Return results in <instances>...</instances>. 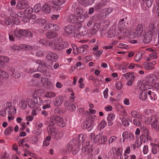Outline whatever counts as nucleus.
Wrapping results in <instances>:
<instances>
[{
  "label": "nucleus",
  "instance_id": "f257e3e1",
  "mask_svg": "<svg viewBox=\"0 0 159 159\" xmlns=\"http://www.w3.org/2000/svg\"><path fill=\"white\" fill-rule=\"evenodd\" d=\"M36 63L39 64L38 66V70L41 72L45 76H47L49 74L50 70L52 69V65L45 64L40 60H37Z\"/></svg>",
  "mask_w": 159,
  "mask_h": 159
},
{
  "label": "nucleus",
  "instance_id": "f03ea898",
  "mask_svg": "<svg viewBox=\"0 0 159 159\" xmlns=\"http://www.w3.org/2000/svg\"><path fill=\"white\" fill-rule=\"evenodd\" d=\"M124 21L125 19L124 18L122 19L118 25V29L119 31L118 38L119 39H121L125 38L127 34L128 33V31L126 29L121 26Z\"/></svg>",
  "mask_w": 159,
  "mask_h": 159
},
{
  "label": "nucleus",
  "instance_id": "7ed1b4c3",
  "mask_svg": "<svg viewBox=\"0 0 159 159\" xmlns=\"http://www.w3.org/2000/svg\"><path fill=\"white\" fill-rule=\"evenodd\" d=\"M30 99L27 98L26 101L28 103V105L31 108H34L36 107V105H41L43 103V100L40 98H34Z\"/></svg>",
  "mask_w": 159,
  "mask_h": 159
},
{
  "label": "nucleus",
  "instance_id": "20e7f679",
  "mask_svg": "<svg viewBox=\"0 0 159 159\" xmlns=\"http://www.w3.org/2000/svg\"><path fill=\"white\" fill-rule=\"evenodd\" d=\"M51 122L56 123L57 125L62 127H64L66 126V124L63 121L62 118L59 116H53L51 117Z\"/></svg>",
  "mask_w": 159,
  "mask_h": 159
},
{
  "label": "nucleus",
  "instance_id": "39448f33",
  "mask_svg": "<svg viewBox=\"0 0 159 159\" xmlns=\"http://www.w3.org/2000/svg\"><path fill=\"white\" fill-rule=\"evenodd\" d=\"M143 26L141 24L138 25L136 28L135 31L134 33L133 34H131L130 37L131 38H136L140 36L143 32Z\"/></svg>",
  "mask_w": 159,
  "mask_h": 159
},
{
  "label": "nucleus",
  "instance_id": "423d86ee",
  "mask_svg": "<svg viewBox=\"0 0 159 159\" xmlns=\"http://www.w3.org/2000/svg\"><path fill=\"white\" fill-rule=\"evenodd\" d=\"M6 109L8 115H15L16 112V108L12 105L10 102H7L6 104Z\"/></svg>",
  "mask_w": 159,
  "mask_h": 159
},
{
  "label": "nucleus",
  "instance_id": "0eeeda50",
  "mask_svg": "<svg viewBox=\"0 0 159 159\" xmlns=\"http://www.w3.org/2000/svg\"><path fill=\"white\" fill-rule=\"evenodd\" d=\"M57 130V129L54 126V123L52 122H50L47 129L48 133L52 136H54L56 134Z\"/></svg>",
  "mask_w": 159,
  "mask_h": 159
},
{
  "label": "nucleus",
  "instance_id": "6e6552de",
  "mask_svg": "<svg viewBox=\"0 0 159 159\" xmlns=\"http://www.w3.org/2000/svg\"><path fill=\"white\" fill-rule=\"evenodd\" d=\"M93 121L91 119H87L84 123V128L88 129V131H90L93 127Z\"/></svg>",
  "mask_w": 159,
  "mask_h": 159
},
{
  "label": "nucleus",
  "instance_id": "1a4fd4ad",
  "mask_svg": "<svg viewBox=\"0 0 159 159\" xmlns=\"http://www.w3.org/2000/svg\"><path fill=\"white\" fill-rule=\"evenodd\" d=\"M41 83L42 84H40L39 86L43 85L45 87L48 88L52 86V84L49 81V79L45 77H42L41 79Z\"/></svg>",
  "mask_w": 159,
  "mask_h": 159
},
{
  "label": "nucleus",
  "instance_id": "9d476101",
  "mask_svg": "<svg viewBox=\"0 0 159 159\" xmlns=\"http://www.w3.org/2000/svg\"><path fill=\"white\" fill-rule=\"evenodd\" d=\"M64 105L65 108L70 111H73L76 110V107L74 104L69 101H66L64 103Z\"/></svg>",
  "mask_w": 159,
  "mask_h": 159
},
{
  "label": "nucleus",
  "instance_id": "9b49d317",
  "mask_svg": "<svg viewBox=\"0 0 159 159\" xmlns=\"http://www.w3.org/2000/svg\"><path fill=\"white\" fill-rule=\"evenodd\" d=\"M156 63L155 61L152 62H145L143 63V65L144 68L146 70H150L153 68Z\"/></svg>",
  "mask_w": 159,
  "mask_h": 159
},
{
  "label": "nucleus",
  "instance_id": "f8f14e48",
  "mask_svg": "<svg viewBox=\"0 0 159 159\" xmlns=\"http://www.w3.org/2000/svg\"><path fill=\"white\" fill-rule=\"evenodd\" d=\"M45 90L43 89H37L34 90L33 94L32 97L34 98L41 96L43 94Z\"/></svg>",
  "mask_w": 159,
  "mask_h": 159
},
{
  "label": "nucleus",
  "instance_id": "ddd939ff",
  "mask_svg": "<svg viewBox=\"0 0 159 159\" xmlns=\"http://www.w3.org/2000/svg\"><path fill=\"white\" fill-rule=\"evenodd\" d=\"M158 79V77L156 75L151 74L148 77L147 81L148 83L154 84Z\"/></svg>",
  "mask_w": 159,
  "mask_h": 159
},
{
  "label": "nucleus",
  "instance_id": "4468645a",
  "mask_svg": "<svg viewBox=\"0 0 159 159\" xmlns=\"http://www.w3.org/2000/svg\"><path fill=\"white\" fill-rule=\"evenodd\" d=\"M64 98L61 96L56 97L54 102V104L55 106L58 107L61 106L63 102Z\"/></svg>",
  "mask_w": 159,
  "mask_h": 159
},
{
  "label": "nucleus",
  "instance_id": "2eb2a0df",
  "mask_svg": "<svg viewBox=\"0 0 159 159\" xmlns=\"http://www.w3.org/2000/svg\"><path fill=\"white\" fill-rule=\"evenodd\" d=\"M52 7L50 4L47 3L43 6L42 7V10L46 14H49L51 11Z\"/></svg>",
  "mask_w": 159,
  "mask_h": 159
},
{
  "label": "nucleus",
  "instance_id": "dca6fc26",
  "mask_svg": "<svg viewBox=\"0 0 159 159\" xmlns=\"http://www.w3.org/2000/svg\"><path fill=\"white\" fill-rule=\"evenodd\" d=\"M47 58L53 61H56L57 59V56L56 54L53 52H50L46 56Z\"/></svg>",
  "mask_w": 159,
  "mask_h": 159
},
{
  "label": "nucleus",
  "instance_id": "f3484780",
  "mask_svg": "<svg viewBox=\"0 0 159 159\" xmlns=\"http://www.w3.org/2000/svg\"><path fill=\"white\" fill-rule=\"evenodd\" d=\"M28 4L25 0H21L18 2L16 5V7L20 9H23L26 8Z\"/></svg>",
  "mask_w": 159,
  "mask_h": 159
},
{
  "label": "nucleus",
  "instance_id": "a211bd4d",
  "mask_svg": "<svg viewBox=\"0 0 159 159\" xmlns=\"http://www.w3.org/2000/svg\"><path fill=\"white\" fill-rule=\"evenodd\" d=\"M25 30H15L13 32L12 35L18 38H20L25 35Z\"/></svg>",
  "mask_w": 159,
  "mask_h": 159
},
{
  "label": "nucleus",
  "instance_id": "6ab92c4d",
  "mask_svg": "<svg viewBox=\"0 0 159 159\" xmlns=\"http://www.w3.org/2000/svg\"><path fill=\"white\" fill-rule=\"evenodd\" d=\"M152 128L157 131L159 130V121L158 118L156 117L152 123H151Z\"/></svg>",
  "mask_w": 159,
  "mask_h": 159
},
{
  "label": "nucleus",
  "instance_id": "aec40b11",
  "mask_svg": "<svg viewBox=\"0 0 159 159\" xmlns=\"http://www.w3.org/2000/svg\"><path fill=\"white\" fill-rule=\"evenodd\" d=\"M148 92L147 90H142L139 94V98L142 101H145L148 98Z\"/></svg>",
  "mask_w": 159,
  "mask_h": 159
},
{
  "label": "nucleus",
  "instance_id": "412c9836",
  "mask_svg": "<svg viewBox=\"0 0 159 159\" xmlns=\"http://www.w3.org/2000/svg\"><path fill=\"white\" fill-rule=\"evenodd\" d=\"M74 30V27L71 25H69L66 26L64 29V31L67 35L73 33Z\"/></svg>",
  "mask_w": 159,
  "mask_h": 159
},
{
  "label": "nucleus",
  "instance_id": "4be33fe9",
  "mask_svg": "<svg viewBox=\"0 0 159 159\" xmlns=\"http://www.w3.org/2000/svg\"><path fill=\"white\" fill-rule=\"evenodd\" d=\"M148 98L150 99L152 102H155L157 98V97L155 93L150 90H148Z\"/></svg>",
  "mask_w": 159,
  "mask_h": 159
},
{
  "label": "nucleus",
  "instance_id": "5701e85b",
  "mask_svg": "<svg viewBox=\"0 0 159 159\" xmlns=\"http://www.w3.org/2000/svg\"><path fill=\"white\" fill-rule=\"evenodd\" d=\"M10 15L11 17L18 18L20 20H22V17L25 16V14L23 12H20L17 14L12 12L10 14Z\"/></svg>",
  "mask_w": 159,
  "mask_h": 159
},
{
  "label": "nucleus",
  "instance_id": "b1692460",
  "mask_svg": "<svg viewBox=\"0 0 159 159\" xmlns=\"http://www.w3.org/2000/svg\"><path fill=\"white\" fill-rule=\"evenodd\" d=\"M9 61V59L7 57L0 56V66L3 67L5 63H7Z\"/></svg>",
  "mask_w": 159,
  "mask_h": 159
},
{
  "label": "nucleus",
  "instance_id": "393cba45",
  "mask_svg": "<svg viewBox=\"0 0 159 159\" xmlns=\"http://www.w3.org/2000/svg\"><path fill=\"white\" fill-rule=\"evenodd\" d=\"M153 36L154 35L153 34ZM153 35L151 33H148L144 36L143 41L146 43H149L152 39Z\"/></svg>",
  "mask_w": 159,
  "mask_h": 159
},
{
  "label": "nucleus",
  "instance_id": "a878e982",
  "mask_svg": "<svg viewBox=\"0 0 159 159\" xmlns=\"http://www.w3.org/2000/svg\"><path fill=\"white\" fill-rule=\"evenodd\" d=\"M152 87L151 85L147 82L145 84L143 83L140 87L139 89L141 90H147L148 89H151Z\"/></svg>",
  "mask_w": 159,
  "mask_h": 159
},
{
  "label": "nucleus",
  "instance_id": "bb28decb",
  "mask_svg": "<svg viewBox=\"0 0 159 159\" xmlns=\"http://www.w3.org/2000/svg\"><path fill=\"white\" fill-rule=\"evenodd\" d=\"M119 30H118L117 32V33H116L115 31L113 30H109L108 32V37L110 38H112L115 37H117V39H119L118 38V34H119Z\"/></svg>",
  "mask_w": 159,
  "mask_h": 159
},
{
  "label": "nucleus",
  "instance_id": "cd10ccee",
  "mask_svg": "<svg viewBox=\"0 0 159 159\" xmlns=\"http://www.w3.org/2000/svg\"><path fill=\"white\" fill-rule=\"evenodd\" d=\"M51 101L49 100H47L44 101H43V104L44 105L42 107L43 109V110H45L47 108H50L51 107Z\"/></svg>",
  "mask_w": 159,
  "mask_h": 159
},
{
  "label": "nucleus",
  "instance_id": "c85d7f7f",
  "mask_svg": "<svg viewBox=\"0 0 159 159\" xmlns=\"http://www.w3.org/2000/svg\"><path fill=\"white\" fill-rule=\"evenodd\" d=\"M82 149L84 152H87L88 153L91 152H92V149L91 146L89 145V142H86V146L84 148H82Z\"/></svg>",
  "mask_w": 159,
  "mask_h": 159
},
{
  "label": "nucleus",
  "instance_id": "c756f323",
  "mask_svg": "<svg viewBox=\"0 0 159 159\" xmlns=\"http://www.w3.org/2000/svg\"><path fill=\"white\" fill-rule=\"evenodd\" d=\"M150 33H152L154 35L155 34H156L157 26L153 23H151L149 26Z\"/></svg>",
  "mask_w": 159,
  "mask_h": 159
},
{
  "label": "nucleus",
  "instance_id": "7c9ffc66",
  "mask_svg": "<svg viewBox=\"0 0 159 159\" xmlns=\"http://www.w3.org/2000/svg\"><path fill=\"white\" fill-rule=\"evenodd\" d=\"M19 105L22 109L25 110L27 108L28 104L26 100H22L20 102Z\"/></svg>",
  "mask_w": 159,
  "mask_h": 159
},
{
  "label": "nucleus",
  "instance_id": "2f4dec72",
  "mask_svg": "<svg viewBox=\"0 0 159 159\" xmlns=\"http://www.w3.org/2000/svg\"><path fill=\"white\" fill-rule=\"evenodd\" d=\"M43 124L42 123H39L37 125V128L38 130H35V134L37 135H40L42 133L41 128L43 127Z\"/></svg>",
  "mask_w": 159,
  "mask_h": 159
},
{
  "label": "nucleus",
  "instance_id": "473e14b6",
  "mask_svg": "<svg viewBox=\"0 0 159 159\" xmlns=\"http://www.w3.org/2000/svg\"><path fill=\"white\" fill-rule=\"evenodd\" d=\"M137 67L141 68H142V66L138 64H134V63H131L129 64L128 68L129 69L133 70Z\"/></svg>",
  "mask_w": 159,
  "mask_h": 159
},
{
  "label": "nucleus",
  "instance_id": "72a5a7b5",
  "mask_svg": "<svg viewBox=\"0 0 159 159\" xmlns=\"http://www.w3.org/2000/svg\"><path fill=\"white\" fill-rule=\"evenodd\" d=\"M20 49H22L25 50H32L33 49L34 50H35L36 49L34 48H33L32 47L28 45L22 44L20 45Z\"/></svg>",
  "mask_w": 159,
  "mask_h": 159
},
{
  "label": "nucleus",
  "instance_id": "f704fd0d",
  "mask_svg": "<svg viewBox=\"0 0 159 159\" xmlns=\"http://www.w3.org/2000/svg\"><path fill=\"white\" fill-rule=\"evenodd\" d=\"M44 96L47 98H50L55 97L56 96V94L53 92L49 91L46 92Z\"/></svg>",
  "mask_w": 159,
  "mask_h": 159
},
{
  "label": "nucleus",
  "instance_id": "c9c22d12",
  "mask_svg": "<svg viewBox=\"0 0 159 159\" xmlns=\"http://www.w3.org/2000/svg\"><path fill=\"white\" fill-rule=\"evenodd\" d=\"M46 35L47 38L49 39H52L57 37L58 35V34L56 32H49L46 33Z\"/></svg>",
  "mask_w": 159,
  "mask_h": 159
},
{
  "label": "nucleus",
  "instance_id": "e433bc0d",
  "mask_svg": "<svg viewBox=\"0 0 159 159\" xmlns=\"http://www.w3.org/2000/svg\"><path fill=\"white\" fill-rule=\"evenodd\" d=\"M35 23L39 25H42L46 23V21L44 19L39 18L36 19Z\"/></svg>",
  "mask_w": 159,
  "mask_h": 159
},
{
  "label": "nucleus",
  "instance_id": "4c0bfd02",
  "mask_svg": "<svg viewBox=\"0 0 159 159\" xmlns=\"http://www.w3.org/2000/svg\"><path fill=\"white\" fill-rule=\"evenodd\" d=\"M75 14H71L69 16V20L72 23H76L78 20L77 16H75Z\"/></svg>",
  "mask_w": 159,
  "mask_h": 159
},
{
  "label": "nucleus",
  "instance_id": "58836bf2",
  "mask_svg": "<svg viewBox=\"0 0 159 159\" xmlns=\"http://www.w3.org/2000/svg\"><path fill=\"white\" fill-rule=\"evenodd\" d=\"M52 2L54 5L60 6L63 4L65 1V0H52Z\"/></svg>",
  "mask_w": 159,
  "mask_h": 159
},
{
  "label": "nucleus",
  "instance_id": "ea45409f",
  "mask_svg": "<svg viewBox=\"0 0 159 159\" xmlns=\"http://www.w3.org/2000/svg\"><path fill=\"white\" fill-rule=\"evenodd\" d=\"M84 10L83 8L81 7H77L74 11V14L77 15H81L83 14Z\"/></svg>",
  "mask_w": 159,
  "mask_h": 159
},
{
  "label": "nucleus",
  "instance_id": "a19ab883",
  "mask_svg": "<svg viewBox=\"0 0 159 159\" xmlns=\"http://www.w3.org/2000/svg\"><path fill=\"white\" fill-rule=\"evenodd\" d=\"M156 116H152L150 117H147L145 120V123L146 124H150L152 122V121L154 120V119H155Z\"/></svg>",
  "mask_w": 159,
  "mask_h": 159
},
{
  "label": "nucleus",
  "instance_id": "79ce46f5",
  "mask_svg": "<svg viewBox=\"0 0 159 159\" xmlns=\"http://www.w3.org/2000/svg\"><path fill=\"white\" fill-rule=\"evenodd\" d=\"M142 54L141 52L137 53L134 57V60L136 62H139L142 59Z\"/></svg>",
  "mask_w": 159,
  "mask_h": 159
},
{
  "label": "nucleus",
  "instance_id": "37998d69",
  "mask_svg": "<svg viewBox=\"0 0 159 159\" xmlns=\"http://www.w3.org/2000/svg\"><path fill=\"white\" fill-rule=\"evenodd\" d=\"M113 8L109 7L108 8H105L103 10V11L105 14V16H108L113 11Z\"/></svg>",
  "mask_w": 159,
  "mask_h": 159
},
{
  "label": "nucleus",
  "instance_id": "c03bdc74",
  "mask_svg": "<svg viewBox=\"0 0 159 159\" xmlns=\"http://www.w3.org/2000/svg\"><path fill=\"white\" fill-rule=\"evenodd\" d=\"M13 130V128L11 126H9L4 131V134L6 135H9Z\"/></svg>",
  "mask_w": 159,
  "mask_h": 159
},
{
  "label": "nucleus",
  "instance_id": "a18cd8bd",
  "mask_svg": "<svg viewBox=\"0 0 159 159\" xmlns=\"http://www.w3.org/2000/svg\"><path fill=\"white\" fill-rule=\"evenodd\" d=\"M106 122L105 120H102L99 123L98 125V128L100 130H101L102 129H104L106 126Z\"/></svg>",
  "mask_w": 159,
  "mask_h": 159
},
{
  "label": "nucleus",
  "instance_id": "49530a36",
  "mask_svg": "<svg viewBox=\"0 0 159 159\" xmlns=\"http://www.w3.org/2000/svg\"><path fill=\"white\" fill-rule=\"evenodd\" d=\"M9 77L8 74L6 71L0 70V78H7Z\"/></svg>",
  "mask_w": 159,
  "mask_h": 159
},
{
  "label": "nucleus",
  "instance_id": "de8ad7c7",
  "mask_svg": "<svg viewBox=\"0 0 159 159\" xmlns=\"http://www.w3.org/2000/svg\"><path fill=\"white\" fill-rule=\"evenodd\" d=\"M88 48L87 45H83L82 47L79 48V51L80 53L83 54H85L87 52V48Z\"/></svg>",
  "mask_w": 159,
  "mask_h": 159
},
{
  "label": "nucleus",
  "instance_id": "09e8293b",
  "mask_svg": "<svg viewBox=\"0 0 159 159\" xmlns=\"http://www.w3.org/2000/svg\"><path fill=\"white\" fill-rule=\"evenodd\" d=\"M11 24H12L19 25L20 22V19L19 18L12 17Z\"/></svg>",
  "mask_w": 159,
  "mask_h": 159
},
{
  "label": "nucleus",
  "instance_id": "8fccbe9b",
  "mask_svg": "<svg viewBox=\"0 0 159 159\" xmlns=\"http://www.w3.org/2000/svg\"><path fill=\"white\" fill-rule=\"evenodd\" d=\"M132 76H134L132 72H128L123 75L122 77H125L127 80H128L129 78H131Z\"/></svg>",
  "mask_w": 159,
  "mask_h": 159
},
{
  "label": "nucleus",
  "instance_id": "3c124183",
  "mask_svg": "<svg viewBox=\"0 0 159 159\" xmlns=\"http://www.w3.org/2000/svg\"><path fill=\"white\" fill-rule=\"evenodd\" d=\"M157 53L156 52H153L149 56V57L147 58V61H149L152 59L156 58L157 57Z\"/></svg>",
  "mask_w": 159,
  "mask_h": 159
},
{
  "label": "nucleus",
  "instance_id": "603ef678",
  "mask_svg": "<svg viewBox=\"0 0 159 159\" xmlns=\"http://www.w3.org/2000/svg\"><path fill=\"white\" fill-rule=\"evenodd\" d=\"M107 136L105 135H102L100 136V142L101 144H104L107 141Z\"/></svg>",
  "mask_w": 159,
  "mask_h": 159
},
{
  "label": "nucleus",
  "instance_id": "864d4df0",
  "mask_svg": "<svg viewBox=\"0 0 159 159\" xmlns=\"http://www.w3.org/2000/svg\"><path fill=\"white\" fill-rule=\"evenodd\" d=\"M115 116L114 114L110 113L107 116V120L108 121H112L115 118Z\"/></svg>",
  "mask_w": 159,
  "mask_h": 159
},
{
  "label": "nucleus",
  "instance_id": "5fc2aeb1",
  "mask_svg": "<svg viewBox=\"0 0 159 159\" xmlns=\"http://www.w3.org/2000/svg\"><path fill=\"white\" fill-rule=\"evenodd\" d=\"M135 79V76H132L131 78H129L126 82V84L129 86H131L134 81Z\"/></svg>",
  "mask_w": 159,
  "mask_h": 159
},
{
  "label": "nucleus",
  "instance_id": "6e6d98bb",
  "mask_svg": "<svg viewBox=\"0 0 159 159\" xmlns=\"http://www.w3.org/2000/svg\"><path fill=\"white\" fill-rule=\"evenodd\" d=\"M134 125L137 126H141L142 123L141 120L137 119H134L133 120Z\"/></svg>",
  "mask_w": 159,
  "mask_h": 159
},
{
  "label": "nucleus",
  "instance_id": "4d7b16f0",
  "mask_svg": "<svg viewBox=\"0 0 159 159\" xmlns=\"http://www.w3.org/2000/svg\"><path fill=\"white\" fill-rule=\"evenodd\" d=\"M54 48L56 50H61V43H56L54 42Z\"/></svg>",
  "mask_w": 159,
  "mask_h": 159
},
{
  "label": "nucleus",
  "instance_id": "13d9d810",
  "mask_svg": "<svg viewBox=\"0 0 159 159\" xmlns=\"http://www.w3.org/2000/svg\"><path fill=\"white\" fill-rule=\"evenodd\" d=\"M41 6L39 4L35 5L34 7V11L36 13L39 12L41 10Z\"/></svg>",
  "mask_w": 159,
  "mask_h": 159
},
{
  "label": "nucleus",
  "instance_id": "bf43d9fd",
  "mask_svg": "<svg viewBox=\"0 0 159 159\" xmlns=\"http://www.w3.org/2000/svg\"><path fill=\"white\" fill-rule=\"evenodd\" d=\"M121 122L122 124L125 126H128L129 123L127 119L125 117H123L121 119Z\"/></svg>",
  "mask_w": 159,
  "mask_h": 159
},
{
  "label": "nucleus",
  "instance_id": "052dcab7",
  "mask_svg": "<svg viewBox=\"0 0 159 159\" xmlns=\"http://www.w3.org/2000/svg\"><path fill=\"white\" fill-rule=\"evenodd\" d=\"M117 137L115 136H112L108 140V144L111 143L116 140Z\"/></svg>",
  "mask_w": 159,
  "mask_h": 159
},
{
  "label": "nucleus",
  "instance_id": "680f3d73",
  "mask_svg": "<svg viewBox=\"0 0 159 159\" xmlns=\"http://www.w3.org/2000/svg\"><path fill=\"white\" fill-rule=\"evenodd\" d=\"M63 135V133L61 131L58 132L57 131L56 133V134L54 135V137L57 139H60L62 138Z\"/></svg>",
  "mask_w": 159,
  "mask_h": 159
},
{
  "label": "nucleus",
  "instance_id": "e2e57ef3",
  "mask_svg": "<svg viewBox=\"0 0 159 159\" xmlns=\"http://www.w3.org/2000/svg\"><path fill=\"white\" fill-rule=\"evenodd\" d=\"M139 113V112L135 110H133L131 112L130 114L133 117L138 118V117H139V116H138Z\"/></svg>",
  "mask_w": 159,
  "mask_h": 159
},
{
  "label": "nucleus",
  "instance_id": "0e129e2a",
  "mask_svg": "<svg viewBox=\"0 0 159 159\" xmlns=\"http://www.w3.org/2000/svg\"><path fill=\"white\" fill-rule=\"evenodd\" d=\"M116 86L117 89L120 90L122 88L123 85L122 82L117 81L116 83Z\"/></svg>",
  "mask_w": 159,
  "mask_h": 159
},
{
  "label": "nucleus",
  "instance_id": "69168bd1",
  "mask_svg": "<svg viewBox=\"0 0 159 159\" xmlns=\"http://www.w3.org/2000/svg\"><path fill=\"white\" fill-rule=\"evenodd\" d=\"M61 49L67 48L69 46L68 43L66 42H61Z\"/></svg>",
  "mask_w": 159,
  "mask_h": 159
},
{
  "label": "nucleus",
  "instance_id": "338daca9",
  "mask_svg": "<svg viewBox=\"0 0 159 159\" xmlns=\"http://www.w3.org/2000/svg\"><path fill=\"white\" fill-rule=\"evenodd\" d=\"M158 39H154L152 41L154 43V45L156 46H157L159 44V30L158 31Z\"/></svg>",
  "mask_w": 159,
  "mask_h": 159
},
{
  "label": "nucleus",
  "instance_id": "774afa93",
  "mask_svg": "<svg viewBox=\"0 0 159 159\" xmlns=\"http://www.w3.org/2000/svg\"><path fill=\"white\" fill-rule=\"evenodd\" d=\"M100 134L97 135L93 140V141L96 143H98L100 142Z\"/></svg>",
  "mask_w": 159,
  "mask_h": 159
}]
</instances>
